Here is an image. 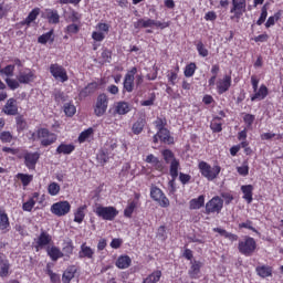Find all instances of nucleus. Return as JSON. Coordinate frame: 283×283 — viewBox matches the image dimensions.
<instances>
[{
  "label": "nucleus",
  "instance_id": "obj_1",
  "mask_svg": "<svg viewBox=\"0 0 283 283\" xmlns=\"http://www.w3.org/2000/svg\"><path fill=\"white\" fill-rule=\"evenodd\" d=\"M31 139L40 140L41 147H50L51 145H54L56 140H59V135L50 132L48 128L41 127L38 128L35 133H32Z\"/></svg>",
  "mask_w": 283,
  "mask_h": 283
},
{
  "label": "nucleus",
  "instance_id": "obj_2",
  "mask_svg": "<svg viewBox=\"0 0 283 283\" xmlns=\"http://www.w3.org/2000/svg\"><path fill=\"white\" fill-rule=\"evenodd\" d=\"M198 169L203 178H206L209 182H213L220 176V171H222V167L220 165L212 166L207 161H199Z\"/></svg>",
  "mask_w": 283,
  "mask_h": 283
},
{
  "label": "nucleus",
  "instance_id": "obj_3",
  "mask_svg": "<svg viewBox=\"0 0 283 283\" xmlns=\"http://www.w3.org/2000/svg\"><path fill=\"white\" fill-rule=\"evenodd\" d=\"M238 251L245 258H251L258 251V242L250 235H245L238 243Z\"/></svg>",
  "mask_w": 283,
  "mask_h": 283
},
{
  "label": "nucleus",
  "instance_id": "obj_4",
  "mask_svg": "<svg viewBox=\"0 0 283 283\" xmlns=\"http://www.w3.org/2000/svg\"><path fill=\"white\" fill-rule=\"evenodd\" d=\"M161 156L166 165H170L169 174L172 180H176L178 178V169H180V160L176 158V155L171 149L161 150Z\"/></svg>",
  "mask_w": 283,
  "mask_h": 283
},
{
  "label": "nucleus",
  "instance_id": "obj_5",
  "mask_svg": "<svg viewBox=\"0 0 283 283\" xmlns=\"http://www.w3.org/2000/svg\"><path fill=\"white\" fill-rule=\"evenodd\" d=\"M247 12V0H232V7L230 9V17L231 21L235 23H240V19Z\"/></svg>",
  "mask_w": 283,
  "mask_h": 283
},
{
  "label": "nucleus",
  "instance_id": "obj_6",
  "mask_svg": "<svg viewBox=\"0 0 283 283\" xmlns=\"http://www.w3.org/2000/svg\"><path fill=\"white\" fill-rule=\"evenodd\" d=\"M136 74H138V67L136 66L130 67L126 72L123 81V94H132V92H134V87H136Z\"/></svg>",
  "mask_w": 283,
  "mask_h": 283
},
{
  "label": "nucleus",
  "instance_id": "obj_7",
  "mask_svg": "<svg viewBox=\"0 0 283 283\" xmlns=\"http://www.w3.org/2000/svg\"><path fill=\"white\" fill-rule=\"evenodd\" d=\"M94 213L97 216V218H102V220L112 222L113 220H116V216H118V210L114 206H97L94 210Z\"/></svg>",
  "mask_w": 283,
  "mask_h": 283
},
{
  "label": "nucleus",
  "instance_id": "obj_8",
  "mask_svg": "<svg viewBox=\"0 0 283 283\" xmlns=\"http://www.w3.org/2000/svg\"><path fill=\"white\" fill-rule=\"evenodd\" d=\"M150 198L155 202H158L159 207H163V209H167V207L170 205L169 198H167L165 192H163L158 186L150 187Z\"/></svg>",
  "mask_w": 283,
  "mask_h": 283
},
{
  "label": "nucleus",
  "instance_id": "obj_9",
  "mask_svg": "<svg viewBox=\"0 0 283 283\" xmlns=\"http://www.w3.org/2000/svg\"><path fill=\"white\" fill-rule=\"evenodd\" d=\"M107 107H109V97H107V94L101 93L97 96L95 106H94V114L97 117L105 116V113L107 112Z\"/></svg>",
  "mask_w": 283,
  "mask_h": 283
},
{
  "label": "nucleus",
  "instance_id": "obj_10",
  "mask_svg": "<svg viewBox=\"0 0 283 283\" xmlns=\"http://www.w3.org/2000/svg\"><path fill=\"white\" fill-rule=\"evenodd\" d=\"M223 207H224V200L219 196H214L206 203L205 213L207 216H211V213H220Z\"/></svg>",
  "mask_w": 283,
  "mask_h": 283
},
{
  "label": "nucleus",
  "instance_id": "obj_11",
  "mask_svg": "<svg viewBox=\"0 0 283 283\" xmlns=\"http://www.w3.org/2000/svg\"><path fill=\"white\" fill-rule=\"evenodd\" d=\"M50 74L55 78V81H60L61 83H66V81H70V76H67V71L63 65L59 63H54L50 65Z\"/></svg>",
  "mask_w": 283,
  "mask_h": 283
},
{
  "label": "nucleus",
  "instance_id": "obj_12",
  "mask_svg": "<svg viewBox=\"0 0 283 283\" xmlns=\"http://www.w3.org/2000/svg\"><path fill=\"white\" fill-rule=\"evenodd\" d=\"M72 210V205L69 201H57L51 206V213L53 216H57V218H63V216H67Z\"/></svg>",
  "mask_w": 283,
  "mask_h": 283
},
{
  "label": "nucleus",
  "instance_id": "obj_13",
  "mask_svg": "<svg viewBox=\"0 0 283 283\" xmlns=\"http://www.w3.org/2000/svg\"><path fill=\"white\" fill-rule=\"evenodd\" d=\"M158 140H160V143H164V145H174V143H175L174 136H171V132L168 128L158 130L153 136L154 145H158Z\"/></svg>",
  "mask_w": 283,
  "mask_h": 283
},
{
  "label": "nucleus",
  "instance_id": "obj_14",
  "mask_svg": "<svg viewBox=\"0 0 283 283\" xmlns=\"http://www.w3.org/2000/svg\"><path fill=\"white\" fill-rule=\"evenodd\" d=\"M49 244H52V235L48 231L41 230L39 237L35 239V251H41V249H45Z\"/></svg>",
  "mask_w": 283,
  "mask_h": 283
},
{
  "label": "nucleus",
  "instance_id": "obj_15",
  "mask_svg": "<svg viewBox=\"0 0 283 283\" xmlns=\"http://www.w3.org/2000/svg\"><path fill=\"white\" fill-rule=\"evenodd\" d=\"M2 114L6 116H19V102L17 98L10 97L2 107Z\"/></svg>",
  "mask_w": 283,
  "mask_h": 283
},
{
  "label": "nucleus",
  "instance_id": "obj_16",
  "mask_svg": "<svg viewBox=\"0 0 283 283\" xmlns=\"http://www.w3.org/2000/svg\"><path fill=\"white\" fill-rule=\"evenodd\" d=\"M24 158V165L31 170L36 169V163H39V159L41 158V154L39 151L30 153L28 150L23 154Z\"/></svg>",
  "mask_w": 283,
  "mask_h": 283
},
{
  "label": "nucleus",
  "instance_id": "obj_17",
  "mask_svg": "<svg viewBox=\"0 0 283 283\" xmlns=\"http://www.w3.org/2000/svg\"><path fill=\"white\" fill-rule=\"evenodd\" d=\"M39 14H41V9L34 8L24 20H22L15 24V28L18 30H21V28H23V25H27V28H30V25H32V23H34V21H36V19L39 18Z\"/></svg>",
  "mask_w": 283,
  "mask_h": 283
},
{
  "label": "nucleus",
  "instance_id": "obj_18",
  "mask_svg": "<svg viewBox=\"0 0 283 283\" xmlns=\"http://www.w3.org/2000/svg\"><path fill=\"white\" fill-rule=\"evenodd\" d=\"M231 83L232 78L231 75L227 74L222 78H219L217 81V92L218 94L222 95L226 94V92H229L231 90Z\"/></svg>",
  "mask_w": 283,
  "mask_h": 283
},
{
  "label": "nucleus",
  "instance_id": "obj_19",
  "mask_svg": "<svg viewBox=\"0 0 283 283\" xmlns=\"http://www.w3.org/2000/svg\"><path fill=\"white\" fill-rule=\"evenodd\" d=\"M34 78H36V76L34 75V71H32L31 69H24L17 76V80L22 85H29V83H32V81H34Z\"/></svg>",
  "mask_w": 283,
  "mask_h": 283
},
{
  "label": "nucleus",
  "instance_id": "obj_20",
  "mask_svg": "<svg viewBox=\"0 0 283 283\" xmlns=\"http://www.w3.org/2000/svg\"><path fill=\"white\" fill-rule=\"evenodd\" d=\"M10 229L11 226L8 211H6L3 207H0V231L1 233H9Z\"/></svg>",
  "mask_w": 283,
  "mask_h": 283
},
{
  "label": "nucleus",
  "instance_id": "obj_21",
  "mask_svg": "<svg viewBox=\"0 0 283 283\" xmlns=\"http://www.w3.org/2000/svg\"><path fill=\"white\" fill-rule=\"evenodd\" d=\"M95 251L92 247L87 245V242H83L80 247L78 259L80 260H94Z\"/></svg>",
  "mask_w": 283,
  "mask_h": 283
},
{
  "label": "nucleus",
  "instance_id": "obj_22",
  "mask_svg": "<svg viewBox=\"0 0 283 283\" xmlns=\"http://www.w3.org/2000/svg\"><path fill=\"white\" fill-rule=\"evenodd\" d=\"M129 112H132V106H129L127 102L119 101L114 104V111H113L114 116H116V114L118 116H125L126 114H129Z\"/></svg>",
  "mask_w": 283,
  "mask_h": 283
},
{
  "label": "nucleus",
  "instance_id": "obj_23",
  "mask_svg": "<svg viewBox=\"0 0 283 283\" xmlns=\"http://www.w3.org/2000/svg\"><path fill=\"white\" fill-rule=\"evenodd\" d=\"M269 96V87L266 85L261 84L259 90L254 91V94L250 96V101L255 103V101H264Z\"/></svg>",
  "mask_w": 283,
  "mask_h": 283
},
{
  "label": "nucleus",
  "instance_id": "obj_24",
  "mask_svg": "<svg viewBox=\"0 0 283 283\" xmlns=\"http://www.w3.org/2000/svg\"><path fill=\"white\" fill-rule=\"evenodd\" d=\"M98 90V83L97 82H91L88 83L84 88H82L78 93V98H87V96H92Z\"/></svg>",
  "mask_w": 283,
  "mask_h": 283
},
{
  "label": "nucleus",
  "instance_id": "obj_25",
  "mask_svg": "<svg viewBox=\"0 0 283 283\" xmlns=\"http://www.w3.org/2000/svg\"><path fill=\"white\" fill-rule=\"evenodd\" d=\"M200 269H202V262L196 260L190 262V269L188 270L190 280H198L200 277Z\"/></svg>",
  "mask_w": 283,
  "mask_h": 283
},
{
  "label": "nucleus",
  "instance_id": "obj_26",
  "mask_svg": "<svg viewBox=\"0 0 283 283\" xmlns=\"http://www.w3.org/2000/svg\"><path fill=\"white\" fill-rule=\"evenodd\" d=\"M39 196L41 193L39 192H33L30 198L22 203V211H27L28 213H32V209L36 206V200H39Z\"/></svg>",
  "mask_w": 283,
  "mask_h": 283
},
{
  "label": "nucleus",
  "instance_id": "obj_27",
  "mask_svg": "<svg viewBox=\"0 0 283 283\" xmlns=\"http://www.w3.org/2000/svg\"><path fill=\"white\" fill-rule=\"evenodd\" d=\"M76 150V146L74 144H65V143H61L55 151L59 155H63V156H70L71 154H74V151Z\"/></svg>",
  "mask_w": 283,
  "mask_h": 283
},
{
  "label": "nucleus",
  "instance_id": "obj_28",
  "mask_svg": "<svg viewBox=\"0 0 283 283\" xmlns=\"http://www.w3.org/2000/svg\"><path fill=\"white\" fill-rule=\"evenodd\" d=\"M62 255L63 258H72V255H74V241H72V239L63 241Z\"/></svg>",
  "mask_w": 283,
  "mask_h": 283
},
{
  "label": "nucleus",
  "instance_id": "obj_29",
  "mask_svg": "<svg viewBox=\"0 0 283 283\" xmlns=\"http://www.w3.org/2000/svg\"><path fill=\"white\" fill-rule=\"evenodd\" d=\"M46 254L52 260V262H56L63 258V252L61 251V248L56 245L48 247L46 248Z\"/></svg>",
  "mask_w": 283,
  "mask_h": 283
},
{
  "label": "nucleus",
  "instance_id": "obj_30",
  "mask_svg": "<svg viewBox=\"0 0 283 283\" xmlns=\"http://www.w3.org/2000/svg\"><path fill=\"white\" fill-rule=\"evenodd\" d=\"M255 273L262 279L273 277V268L271 265H258Z\"/></svg>",
  "mask_w": 283,
  "mask_h": 283
},
{
  "label": "nucleus",
  "instance_id": "obj_31",
  "mask_svg": "<svg viewBox=\"0 0 283 283\" xmlns=\"http://www.w3.org/2000/svg\"><path fill=\"white\" fill-rule=\"evenodd\" d=\"M253 185H243L241 186V191L243 193L242 198L248 205L253 202Z\"/></svg>",
  "mask_w": 283,
  "mask_h": 283
},
{
  "label": "nucleus",
  "instance_id": "obj_32",
  "mask_svg": "<svg viewBox=\"0 0 283 283\" xmlns=\"http://www.w3.org/2000/svg\"><path fill=\"white\" fill-rule=\"evenodd\" d=\"M145 125H147V119H145V117H139L132 126L133 134H135V136H140L143 129H145Z\"/></svg>",
  "mask_w": 283,
  "mask_h": 283
},
{
  "label": "nucleus",
  "instance_id": "obj_33",
  "mask_svg": "<svg viewBox=\"0 0 283 283\" xmlns=\"http://www.w3.org/2000/svg\"><path fill=\"white\" fill-rule=\"evenodd\" d=\"M76 271H77L76 265H70L69 268H66V270L62 274V282L63 283L72 282V280H74L76 275Z\"/></svg>",
  "mask_w": 283,
  "mask_h": 283
},
{
  "label": "nucleus",
  "instance_id": "obj_34",
  "mask_svg": "<svg viewBox=\"0 0 283 283\" xmlns=\"http://www.w3.org/2000/svg\"><path fill=\"white\" fill-rule=\"evenodd\" d=\"M45 19H48L49 23L56 25V23L61 21V15H59V11L54 9H46Z\"/></svg>",
  "mask_w": 283,
  "mask_h": 283
},
{
  "label": "nucleus",
  "instance_id": "obj_35",
  "mask_svg": "<svg viewBox=\"0 0 283 283\" xmlns=\"http://www.w3.org/2000/svg\"><path fill=\"white\" fill-rule=\"evenodd\" d=\"M205 207V195H200L198 198L191 199L189 201V209L198 210Z\"/></svg>",
  "mask_w": 283,
  "mask_h": 283
},
{
  "label": "nucleus",
  "instance_id": "obj_36",
  "mask_svg": "<svg viewBox=\"0 0 283 283\" xmlns=\"http://www.w3.org/2000/svg\"><path fill=\"white\" fill-rule=\"evenodd\" d=\"M115 264L117 269H129L132 266V258L129 255H120Z\"/></svg>",
  "mask_w": 283,
  "mask_h": 283
},
{
  "label": "nucleus",
  "instance_id": "obj_37",
  "mask_svg": "<svg viewBox=\"0 0 283 283\" xmlns=\"http://www.w3.org/2000/svg\"><path fill=\"white\" fill-rule=\"evenodd\" d=\"M48 42L54 43V30L53 29H51L49 32H46L38 38V43H41V45H45Z\"/></svg>",
  "mask_w": 283,
  "mask_h": 283
},
{
  "label": "nucleus",
  "instance_id": "obj_38",
  "mask_svg": "<svg viewBox=\"0 0 283 283\" xmlns=\"http://www.w3.org/2000/svg\"><path fill=\"white\" fill-rule=\"evenodd\" d=\"M180 73V65L176 64L175 70L168 71L167 80L170 85H176V81H178V74Z\"/></svg>",
  "mask_w": 283,
  "mask_h": 283
},
{
  "label": "nucleus",
  "instance_id": "obj_39",
  "mask_svg": "<svg viewBox=\"0 0 283 283\" xmlns=\"http://www.w3.org/2000/svg\"><path fill=\"white\" fill-rule=\"evenodd\" d=\"M15 127L18 134H21V132H25V129H28V122H25V117L23 115H18L15 117Z\"/></svg>",
  "mask_w": 283,
  "mask_h": 283
},
{
  "label": "nucleus",
  "instance_id": "obj_40",
  "mask_svg": "<svg viewBox=\"0 0 283 283\" xmlns=\"http://www.w3.org/2000/svg\"><path fill=\"white\" fill-rule=\"evenodd\" d=\"M15 179L20 180L22 182V187H28L30 185V182H32V180H34V176L23 174V172H18L15 175Z\"/></svg>",
  "mask_w": 283,
  "mask_h": 283
},
{
  "label": "nucleus",
  "instance_id": "obj_41",
  "mask_svg": "<svg viewBox=\"0 0 283 283\" xmlns=\"http://www.w3.org/2000/svg\"><path fill=\"white\" fill-rule=\"evenodd\" d=\"M85 209H87L86 205L78 207L74 212V222H77V224L85 220Z\"/></svg>",
  "mask_w": 283,
  "mask_h": 283
},
{
  "label": "nucleus",
  "instance_id": "obj_42",
  "mask_svg": "<svg viewBox=\"0 0 283 283\" xmlns=\"http://www.w3.org/2000/svg\"><path fill=\"white\" fill-rule=\"evenodd\" d=\"M210 129L213 134H220V132H222V118L214 117L210 123Z\"/></svg>",
  "mask_w": 283,
  "mask_h": 283
},
{
  "label": "nucleus",
  "instance_id": "obj_43",
  "mask_svg": "<svg viewBox=\"0 0 283 283\" xmlns=\"http://www.w3.org/2000/svg\"><path fill=\"white\" fill-rule=\"evenodd\" d=\"M197 70H198V66L196 65V62H190L189 64L186 65L184 70V76H186V78H191V76L196 74Z\"/></svg>",
  "mask_w": 283,
  "mask_h": 283
},
{
  "label": "nucleus",
  "instance_id": "obj_44",
  "mask_svg": "<svg viewBox=\"0 0 283 283\" xmlns=\"http://www.w3.org/2000/svg\"><path fill=\"white\" fill-rule=\"evenodd\" d=\"M92 136H94V128L90 127L78 135L77 140L82 144L87 142L88 138H92Z\"/></svg>",
  "mask_w": 283,
  "mask_h": 283
},
{
  "label": "nucleus",
  "instance_id": "obj_45",
  "mask_svg": "<svg viewBox=\"0 0 283 283\" xmlns=\"http://www.w3.org/2000/svg\"><path fill=\"white\" fill-rule=\"evenodd\" d=\"M137 207H138L137 201H130L124 210V217L132 218V216H134V211H136Z\"/></svg>",
  "mask_w": 283,
  "mask_h": 283
},
{
  "label": "nucleus",
  "instance_id": "obj_46",
  "mask_svg": "<svg viewBox=\"0 0 283 283\" xmlns=\"http://www.w3.org/2000/svg\"><path fill=\"white\" fill-rule=\"evenodd\" d=\"M14 64H9L4 67H1L0 65V76H8V78H10V76H14Z\"/></svg>",
  "mask_w": 283,
  "mask_h": 283
},
{
  "label": "nucleus",
  "instance_id": "obj_47",
  "mask_svg": "<svg viewBox=\"0 0 283 283\" xmlns=\"http://www.w3.org/2000/svg\"><path fill=\"white\" fill-rule=\"evenodd\" d=\"M154 25V20L153 19H139L137 22L134 23V28H153Z\"/></svg>",
  "mask_w": 283,
  "mask_h": 283
},
{
  "label": "nucleus",
  "instance_id": "obj_48",
  "mask_svg": "<svg viewBox=\"0 0 283 283\" xmlns=\"http://www.w3.org/2000/svg\"><path fill=\"white\" fill-rule=\"evenodd\" d=\"M280 19H282V12L279 11V12L274 13V15L269 17V19L265 22V28L266 29L273 28V25H275V23H277V21Z\"/></svg>",
  "mask_w": 283,
  "mask_h": 283
},
{
  "label": "nucleus",
  "instance_id": "obj_49",
  "mask_svg": "<svg viewBox=\"0 0 283 283\" xmlns=\"http://www.w3.org/2000/svg\"><path fill=\"white\" fill-rule=\"evenodd\" d=\"M154 126L157 129V132L167 129V117H157L156 120L154 122Z\"/></svg>",
  "mask_w": 283,
  "mask_h": 283
},
{
  "label": "nucleus",
  "instance_id": "obj_50",
  "mask_svg": "<svg viewBox=\"0 0 283 283\" xmlns=\"http://www.w3.org/2000/svg\"><path fill=\"white\" fill-rule=\"evenodd\" d=\"M46 275H49L52 283H61V275L54 273L52 268H50V264L46 265Z\"/></svg>",
  "mask_w": 283,
  "mask_h": 283
},
{
  "label": "nucleus",
  "instance_id": "obj_51",
  "mask_svg": "<svg viewBox=\"0 0 283 283\" xmlns=\"http://www.w3.org/2000/svg\"><path fill=\"white\" fill-rule=\"evenodd\" d=\"M61 192V186L53 181L48 186V193L50 196H59V193Z\"/></svg>",
  "mask_w": 283,
  "mask_h": 283
},
{
  "label": "nucleus",
  "instance_id": "obj_52",
  "mask_svg": "<svg viewBox=\"0 0 283 283\" xmlns=\"http://www.w3.org/2000/svg\"><path fill=\"white\" fill-rule=\"evenodd\" d=\"M64 114L72 118L76 114V106L72 102L64 104Z\"/></svg>",
  "mask_w": 283,
  "mask_h": 283
},
{
  "label": "nucleus",
  "instance_id": "obj_53",
  "mask_svg": "<svg viewBox=\"0 0 283 283\" xmlns=\"http://www.w3.org/2000/svg\"><path fill=\"white\" fill-rule=\"evenodd\" d=\"M196 48L199 56H202L203 59H206V56H209V50L205 46V43H202V41L197 42Z\"/></svg>",
  "mask_w": 283,
  "mask_h": 283
},
{
  "label": "nucleus",
  "instance_id": "obj_54",
  "mask_svg": "<svg viewBox=\"0 0 283 283\" xmlns=\"http://www.w3.org/2000/svg\"><path fill=\"white\" fill-rule=\"evenodd\" d=\"M237 172L243 178H245V176H249V161L244 160L242 166L237 167Z\"/></svg>",
  "mask_w": 283,
  "mask_h": 283
},
{
  "label": "nucleus",
  "instance_id": "obj_55",
  "mask_svg": "<svg viewBox=\"0 0 283 283\" xmlns=\"http://www.w3.org/2000/svg\"><path fill=\"white\" fill-rule=\"evenodd\" d=\"M12 133L10 130H4L0 133V142L3 144L12 143L13 140Z\"/></svg>",
  "mask_w": 283,
  "mask_h": 283
},
{
  "label": "nucleus",
  "instance_id": "obj_56",
  "mask_svg": "<svg viewBox=\"0 0 283 283\" xmlns=\"http://www.w3.org/2000/svg\"><path fill=\"white\" fill-rule=\"evenodd\" d=\"M4 81H6V83H7L8 87H9V90H12V91L19 90L20 84H21V83L19 82V80H14V78H10V77H7Z\"/></svg>",
  "mask_w": 283,
  "mask_h": 283
},
{
  "label": "nucleus",
  "instance_id": "obj_57",
  "mask_svg": "<svg viewBox=\"0 0 283 283\" xmlns=\"http://www.w3.org/2000/svg\"><path fill=\"white\" fill-rule=\"evenodd\" d=\"M268 17H269V11L266 10V6H263L261 9L260 18L256 21V25H262L264 21H266Z\"/></svg>",
  "mask_w": 283,
  "mask_h": 283
},
{
  "label": "nucleus",
  "instance_id": "obj_58",
  "mask_svg": "<svg viewBox=\"0 0 283 283\" xmlns=\"http://www.w3.org/2000/svg\"><path fill=\"white\" fill-rule=\"evenodd\" d=\"M10 275V263L6 262L0 268V277H8Z\"/></svg>",
  "mask_w": 283,
  "mask_h": 283
},
{
  "label": "nucleus",
  "instance_id": "obj_59",
  "mask_svg": "<svg viewBox=\"0 0 283 283\" xmlns=\"http://www.w3.org/2000/svg\"><path fill=\"white\" fill-rule=\"evenodd\" d=\"M243 122L247 125V127H252L253 123H255V115L252 114H245L243 116Z\"/></svg>",
  "mask_w": 283,
  "mask_h": 283
},
{
  "label": "nucleus",
  "instance_id": "obj_60",
  "mask_svg": "<svg viewBox=\"0 0 283 283\" xmlns=\"http://www.w3.org/2000/svg\"><path fill=\"white\" fill-rule=\"evenodd\" d=\"M92 39H93V41L101 43L102 41H105V33H103L101 31H93Z\"/></svg>",
  "mask_w": 283,
  "mask_h": 283
},
{
  "label": "nucleus",
  "instance_id": "obj_61",
  "mask_svg": "<svg viewBox=\"0 0 283 283\" xmlns=\"http://www.w3.org/2000/svg\"><path fill=\"white\" fill-rule=\"evenodd\" d=\"M97 160L101 165H105L109 160V155L102 150L97 154Z\"/></svg>",
  "mask_w": 283,
  "mask_h": 283
},
{
  "label": "nucleus",
  "instance_id": "obj_62",
  "mask_svg": "<svg viewBox=\"0 0 283 283\" xmlns=\"http://www.w3.org/2000/svg\"><path fill=\"white\" fill-rule=\"evenodd\" d=\"M221 198H223L226 205H231L233 202V193L231 191L221 192Z\"/></svg>",
  "mask_w": 283,
  "mask_h": 283
},
{
  "label": "nucleus",
  "instance_id": "obj_63",
  "mask_svg": "<svg viewBox=\"0 0 283 283\" xmlns=\"http://www.w3.org/2000/svg\"><path fill=\"white\" fill-rule=\"evenodd\" d=\"M101 57L103 60V63H112V51L104 50L101 54Z\"/></svg>",
  "mask_w": 283,
  "mask_h": 283
},
{
  "label": "nucleus",
  "instance_id": "obj_64",
  "mask_svg": "<svg viewBox=\"0 0 283 283\" xmlns=\"http://www.w3.org/2000/svg\"><path fill=\"white\" fill-rule=\"evenodd\" d=\"M157 238L160 240H167V228L165 226H160L157 230Z\"/></svg>",
  "mask_w": 283,
  "mask_h": 283
}]
</instances>
